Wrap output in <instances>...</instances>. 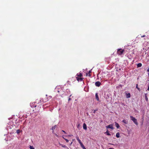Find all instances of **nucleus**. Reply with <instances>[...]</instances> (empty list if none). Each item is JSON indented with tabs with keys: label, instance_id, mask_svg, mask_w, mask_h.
Masks as SVG:
<instances>
[{
	"label": "nucleus",
	"instance_id": "obj_1",
	"mask_svg": "<svg viewBox=\"0 0 149 149\" xmlns=\"http://www.w3.org/2000/svg\"><path fill=\"white\" fill-rule=\"evenodd\" d=\"M124 52V50L122 49L121 48L118 49L117 51V54L119 55H121L123 54V52Z\"/></svg>",
	"mask_w": 149,
	"mask_h": 149
},
{
	"label": "nucleus",
	"instance_id": "obj_2",
	"mask_svg": "<svg viewBox=\"0 0 149 149\" xmlns=\"http://www.w3.org/2000/svg\"><path fill=\"white\" fill-rule=\"evenodd\" d=\"M130 118L131 120H132L136 125H138V123L137 121V120L135 118L132 116H130Z\"/></svg>",
	"mask_w": 149,
	"mask_h": 149
},
{
	"label": "nucleus",
	"instance_id": "obj_3",
	"mask_svg": "<svg viewBox=\"0 0 149 149\" xmlns=\"http://www.w3.org/2000/svg\"><path fill=\"white\" fill-rule=\"evenodd\" d=\"M106 127L107 129L110 128L112 130H113L114 129V128L113 127V125L112 124H110L109 125H108L107 126H106Z\"/></svg>",
	"mask_w": 149,
	"mask_h": 149
},
{
	"label": "nucleus",
	"instance_id": "obj_4",
	"mask_svg": "<svg viewBox=\"0 0 149 149\" xmlns=\"http://www.w3.org/2000/svg\"><path fill=\"white\" fill-rule=\"evenodd\" d=\"M101 84V83L99 81L96 82L95 83V85L97 87H99Z\"/></svg>",
	"mask_w": 149,
	"mask_h": 149
},
{
	"label": "nucleus",
	"instance_id": "obj_5",
	"mask_svg": "<svg viewBox=\"0 0 149 149\" xmlns=\"http://www.w3.org/2000/svg\"><path fill=\"white\" fill-rule=\"evenodd\" d=\"M95 98L97 100V101H99L100 99H99V96H98L97 93H95Z\"/></svg>",
	"mask_w": 149,
	"mask_h": 149
},
{
	"label": "nucleus",
	"instance_id": "obj_6",
	"mask_svg": "<svg viewBox=\"0 0 149 149\" xmlns=\"http://www.w3.org/2000/svg\"><path fill=\"white\" fill-rule=\"evenodd\" d=\"M83 129L85 130H86L87 129V126L85 123H84L83 124Z\"/></svg>",
	"mask_w": 149,
	"mask_h": 149
},
{
	"label": "nucleus",
	"instance_id": "obj_7",
	"mask_svg": "<svg viewBox=\"0 0 149 149\" xmlns=\"http://www.w3.org/2000/svg\"><path fill=\"white\" fill-rule=\"evenodd\" d=\"M76 79H77V81H82L83 80V78H79L78 77H76Z\"/></svg>",
	"mask_w": 149,
	"mask_h": 149
},
{
	"label": "nucleus",
	"instance_id": "obj_8",
	"mask_svg": "<svg viewBox=\"0 0 149 149\" xmlns=\"http://www.w3.org/2000/svg\"><path fill=\"white\" fill-rule=\"evenodd\" d=\"M125 94L126 95V97L127 98H130L131 97V95L130 93H125Z\"/></svg>",
	"mask_w": 149,
	"mask_h": 149
},
{
	"label": "nucleus",
	"instance_id": "obj_9",
	"mask_svg": "<svg viewBox=\"0 0 149 149\" xmlns=\"http://www.w3.org/2000/svg\"><path fill=\"white\" fill-rule=\"evenodd\" d=\"M76 76H77V77H81L83 76V75L81 73H80L79 74H77Z\"/></svg>",
	"mask_w": 149,
	"mask_h": 149
},
{
	"label": "nucleus",
	"instance_id": "obj_10",
	"mask_svg": "<svg viewBox=\"0 0 149 149\" xmlns=\"http://www.w3.org/2000/svg\"><path fill=\"white\" fill-rule=\"evenodd\" d=\"M122 122L123 123L125 124H127L128 123V122L127 120H126L124 119L122 121Z\"/></svg>",
	"mask_w": 149,
	"mask_h": 149
},
{
	"label": "nucleus",
	"instance_id": "obj_11",
	"mask_svg": "<svg viewBox=\"0 0 149 149\" xmlns=\"http://www.w3.org/2000/svg\"><path fill=\"white\" fill-rule=\"evenodd\" d=\"M59 145L60 146H61L62 147H63L65 148H67L68 149H69L67 147L63 145V144H59Z\"/></svg>",
	"mask_w": 149,
	"mask_h": 149
},
{
	"label": "nucleus",
	"instance_id": "obj_12",
	"mask_svg": "<svg viewBox=\"0 0 149 149\" xmlns=\"http://www.w3.org/2000/svg\"><path fill=\"white\" fill-rule=\"evenodd\" d=\"M115 125L117 128L118 129L120 127L119 124L118 123L116 122H115Z\"/></svg>",
	"mask_w": 149,
	"mask_h": 149
},
{
	"label": "nucleus",
	"instance_id": "obj_13",
	"mask_svg": "<svg viewBox=\"0 0 149 149\" xmlns=\"http://www.w3.org/2000/svg\"><path fill=\"white\" fill-rule=\"evenodd\" d=\"M111 95L110 94H107V96H106V98L107 100H108L110 96Z\"/></svg>",
	"mask_w": 149,
	"mask_h": 149
},
{
	"label": "nucleus",
	"instance_id": "obj_14",
	"mask_svg": "<svg viewBox=\"0 0 149 149\" xmlns=\"http://www.w3.org/2000/svg\"><path fill=\"white\" fill-rule=\"evenodd\" d=\"M76 139H77V140L80 143V144H81L82 143L81 141L80 140V139H79V138L78 137H77L76 138Z\"/></svg>",
	"mask_w": 149,
	"mask_h": 149
},
{
	"label": "nucleus",
	"instance_id": "obj_15",
	"mask_svg": "<svg viewBox=\"0 0 149 149\" xmlns=\"http://www.w3.org/2000/svg\"><path fill=\"white\" fill-rule=\"evenodd\" d=\"M105 134H106L108 136H110L111 135L109 133V132L108 131V130L107 131L105 132L104 133Z\"/></svg>",
	"mask_w": 149,
	"mask_h": 149
},
{
	"label": "nucleus",
	"instance_id": "obj_16",
	"mask_svg": "<svg viewBox=\"0 0 149 149\" xmlns=\"http://www.w3.org/2000/svg\"><path fill=\"white\" fill-rule=\"evenodd\" d=\"M116 137L118 138L120 137V133L119 132L117 133L116 134Z\"/></svg>",
	"mask_w": 149,
	"mask_h": 149
},
{
	"label": "nucleus",
	"instance_id": "obj_17",
	"mask_svg": "<svg viewBox=\"0 0 149 149\" xmlns=\"http://www.w3.org/2000/svg\"><path fill=\"white\" fill-rule=\"evenodd\" d=\"M142 64L141 63H139L137 64V68H140L141 67Z\"/></svg>",
	"mask_w": 149,
	"mask_h": 149
},
{
	"label": "nucleus",
	"instance_id": "obj_18",
	"mask_svg": "<svg viewBox=\"0 0 149 149\" xmlns=\"http://www.w3.org/2000/svg\"><path fill=\"white\" fill-rule=\"evenodd\" d=\"M21 132H22V131L19 129L16 131V133L17 134H19Z\"/></svg>",
	"mask_w": 149,
	"mask_h": 149
},
{
	"label": "nucleus",
	"instance_id": "obj_19",
	"mask_svg": "<svg viewBox=\"0 0 149 149\" xmlns=\"http://www.w3.org/2000/svg\"><path fill=\"white\" fill-rule=\"evenodd\" d=\"M136 88H137L138 90L139 91H140L141 89H140L138 87V84H137L136 85Z\"/></svg>",
	"mask_w": 149,
	"mask_h": 149
},
{
	"label": "nucleus",
	"instance_id": "obj_20",
	"mask_svg": "<svg viewBox=\"0 0 149 149\" xmlns=\"http://www.w3.org/2000/svg\"><path fill=\"white\" fill-rule=\"evenodd\" d=\"M81 145V147L83 149H86V148H85V147L84 146V145L82 143L81 144H80Z\"/></svg>",
	"mask_w": 149,
	"mask_h": 149
},
{
	"label": "nucleus",
	"instance_id": "obj_21",
	"mask_svg": "<svg viewBox=\"0 0 149 149\" xmlns=\"http://www.w3.org/2000/svg\"><path fill=\"white\" fill-rule=\"evenodd\" d=\"M91 70H89L88 72V74H89L88 76L90 77L91 76V74H90L91 73Z\"/></svg>",
	"mask_w": 149,
	"mask_h": 149
},
{
	"label": "nucleus",
	"instance_id": "obj_22",
	"mask_svg": "<svg viewBox=\"0 0 149 149\" xmlns=\"http://www.w3.org/2000/svg\"><path fill=\"white\" fill-rule=\"evenodd\" d=\"M58 88H57V87H56V88L55 89V92L57 91L58 93L59 92V91L58 90Z\"/></svg>",
	"mask_w": 149,
	"mask_h": 149
},
{
	"label": "nucleus",
	"instance_id": "obj_23",
	"mask_svg": "<svg viewBox=\"0 0 149 149\" xmlns=\"http://www.w3.org/2000/svg\"><path fill=\"white\" fill-rule=\"evenodd\" d=\"M56 125H54L53 127L52 128V130L54 131V130L55 129L56 127Z\"/></svg>",
	"mask_w": 149,
	"mask_h": 149
},
{
	"label": "nucleus",
	"instance_id": "obj_24",
	"mask_svg": "<svg viewBox=\"0 0 149 149\" xmlns=\"http://www.w3.org/2000/svg\"><path fill=\"white\" fill-rule=\"evenodd\" d=\"M80 127H81V125H80V124H78L77 126V128H78L79 129H80L79 128Z\"/></svg>",
	"mask_w": 149,
	"mask_h": 149
},
{
	"label": "nucleus",
	"instance_id": "obj_25",
	"mask_svg": "<svg viewBox=\"0 0 149 149\" xmlns=\"http://www.w3.org/2000/svg\"><path fill=\"white\" fill-rule=\"evenodd\" d=\"M29 148L30 149H35L34 148L33 146H30Z\"/></svg>",
	"mask_w": 149,
	"mask_h": 149
},
{
	"label": "nucleus",
	"instance_id": "obj_26",
	"mask_svg": "<svg viewBox=\"0 0 149 149\" xmlns=\"http://www.w3.org/2000/svg\"><path fill=\"white\" fill-rule=\"evenodd\" d=\"M66 92L68 93H70V91L69 89H67L66 90Z\"/></svg>",
	"mask_w": 149,
	"mask_h": 149
},
{
	"label": "nucleus",
	"instance_id": "obj_27",
	"mask_svg": "<svg viewBox=\"0 0 149 149\" xmlns=\"http://www.w3.org/2000/svg\"><path fill=\"white\" fill-rule=\"evenodd\" d=\"M97 109H95L93 110V113H95V112L97 111Z\"/></svg>",
	"mask_w": 149,
	"mask_h": 149
},
{
	"label": "nucleus",
	"instance_id": "obj_28",
	"mask_svg": "<svg viewBox=\"0 0 149 149\" xmlns=\"http://www.w3.org/2000/svg\"><path fill=\"white\" fill-rule=\"evenodd\" d=\"M145 100L146 101H148V98L147 97V96L145 97Z\"/></svg>",
	"mask_w": 149,
	"mask_h": 149
},
{
	"label": "nucleus",
	"instance_id": "obj_29",
	"mask_svg": "<svg viewBox=\"0 0 149 149\" xmlns=\"http://www.w3.org/2000/svg\"><path fill=\"white\" fill-rule=\"evenodd\" d=\"M64 139L65 140V141L67 143H68V142L69 140L68 139Z\"/></svg>",
	"mask_w": 149,
	"mask_h": 149
},
{
	"label": "nucleus",
	"instance_id": "obj_30",
	"mask_svg": "<svg viewBox=\"0 0 149 149\" xmlns=\"http://www.w3.org/2000/svg\"><path fill=\"white\" fill-rule=\"evenodd\" d=\"M11 126H9L8 127V130L9 129H11L12 128V127H11Z\"/></svg>",
	"mask_w": 149,
	"mask_h": 149
},
{
	"label": "nucleus",
	"instance_id": "obj_31",
	"mask_svg": "<svg viewBox=\"0 0 149 149\" xmlns=\"http://www.w3.org/2000/svg\"><path fill=\"white\" fill-rule=\"evenodd\" d=\"M62 132H64L65 134H66V132L64 130H62Z\"/></svg>",
	"mask_w": 149,
	"mask_h": 149
},
{
	"label": "nucleus",
	"instance_id": "obj_32",
	"mask_svg": "<svg viewBox=\"0 0 149 149\" xmlns=\"http://www.w3.org/2000/svg\"><path fill=\"white\" fill-rule=\"evenodd\" d=\"M147 91H149V83L148 84V88L147 89Z\"/></svg>",
	"mask_w": 149,
	"mask_h": 149
},
{
	"label": "nucleus",
	"instance_id": "obj_33",
	"mask_svg": "<svg viewBox=\"0 0 149 149\" xmlns=\"http://www.w3.org/2000/svg\"><path fill=\"white\" fill-rule=\"evenodd\" d=\"M147 93H145V97L147 96Z\"/></svg>",
	"mask_w": 149,
	"mask_h": 149
},
{
	"label": "nucleus",
	"instance_id": "obj_34",
	"mask_svg": "<svg viewBox=\"0 0 149 149\" xmlns=\"http://www.w3.org/2000/svg\"><path fill=\"white\" fill-rule=\"evenodd\" d=\"M118 86H119V87H122V85H121V84H120V85Z\"/></svg>",
	"mask_w": 149,
	"mask_h": 149
},
{
	"label": "nucleus",
	"instance_id": "obj_35",
	"mask_svg": "<svg viewBox=\"0 0 149 149\" xmlns=\"http://www.w3.org/2000/svg\"><path fill=\"white\" fill-rule=\"evenodd\" d=\"M147 71L148 72H149V67L148 68V69L147 70Z\"/></svg>",
	"mask_w": 149,
	"mask_h": 149
},
{
	"label": "nucleus",
	"instance_id": "obj_36",
	"mask_svg": "<svg viewBox=\"0 0 149 149\" xmlns=\"http://www.w3.org/2000/svg\"><path fill=\"white\" fill-rule=\"evenodd\" d=\"M71 100V98L70 97H69L68 100V101L70 100Z\"/></svg>",
	"mask_w": 149,
	"mask_h": 149
},
{
	"label": "nucleus",
	"instance_id": "obj_37",
	"mask_svg": "<svg viewBox=\"0 0 149 149\" xmlns=\"http://www.w3.org/2000/svg\"><path fill=\"white\" fill-rule=\"evenodd\" d=\"M145 36V35H143V36H141V37L143 38V37H144Z\"/></svg>",
	"mask_w": 149,
	"mask_h": 149
},
{
	"label": "nucleus",
	"instance_id": "obj_38",
	"mask_svg": "<svg viewBox=\"0 0 149 149\" xmlns=\"http://www.w3.org/2000/svg\"><path fill=\"white\" fill-rule=\"evenodd\" d=\"M108 149H114L113 148H108Z\"/></svg>",
	"mask_w": 149,
	"mask_h": 149
},
{
	"label": "nucleus",
	"instance_id": "obj_39",
	"mask_svg": "<svg viewBox=\"0 0 149 149\" xmlns=\"http://www.w3.org/2000/svg\"><path fill=\"white\" fill-rule=\"evenodd\" d=\"M118 70H119V71L120 70H121V68H119Z\"/></svg>",
	"mask_w": 149,
	"mask_h": 149
},
{
	"label": "nucleus",
	"instance_id": "obj_40",
	"mask_svg": "<svg viewBox=\"0 0 149 149\" xmlns=\"http://www.w3.org/2000/svg\"><path fill=\"white\" fill-rule=\"evenodd\" d=\"M116 71H117L118 72V71H119V70H118V69H117V70H116Z\"/></svg>",
	"mask_w": 149,
	"mask_h": 149
},
{
	"label": "nucleus",
	"instance_id": "obj_41",
	"mask_svg": "<svg viewBox=\"0 0 149 149\" xmlns=\"http://www.w3.org/2000/svg\"><path fill=\"white\" fill-rule=\"evenodd\" d=\"M72 96V95H70L69 96V97H70Z\"/></svg>",
	"mask_w": 149,
	"mask_h": 149
},
{
	"label": "nucleus",
	"instance_id": "obj_42",
	"mask_svg": "<svg viewBox=\"0 0 149 149\" xmlns=\"http://www.w3.org/2000/svg\"><path fill=\"white\" fill-rule=\"evenodd\" d=\"M86 114H87V115H88V113H86Z\"/></svg>",
	"mask_w": 149,
	"mask_h": 149
},
{
	"label": "nucleus",
	"instance_id": "obj_43",
	"mask_svg": "<svg viewBox=\"0 0 149 149\" xmlns=\"http://www.w3.org/2000/svg\"><path fill=\"white\" fill-rule=\"evenodd\" d=\"M49 97H50V98L52 97V96H49Z\"/></svg>",
	"mask_w": 149,
	"mask_h": 149
},
{
	"label": "nucleus",
	"instance_id": "obj_44",
	"mask_svg": "<svg viewBox=\"0 0 149 149\" xmlns=\"http://www.w3.org/2000/svg\"><path fill=\"white\" fill-rule=\"evenodd\" d=\"M139 79V77H138V78H137V79L138 80Z\"/></svg>",
	"mask_w": 149,
	"mask_h": 149
},
{
	"label": "nucleus",
	"instance_id": "obj_45",
	"mask_svg": "<svg viewBox=\"0 0 149 149\" xmlns=\"http://www.w3.org/2000/svg\"><path fill=\"white\" fill-rule=\"evenodd\" d=\"M72 135H69V136H72Z\"/></svg>",
	"mask_w": 149,
	"mask_h": 149
},
{
	"label": "nucleus",
	"instance_id": "obj_46",
	"mask_svg": "<svg viewBox=\"0 0 149 149\" xmlns=\"http://www.w3.org/2000/svg\"><path fill=\"white\" fill-rule=\"evenodd\" d=\"M63 139H65V138H64V137H63Z\"/></svg>",
	"mask_w": 149,
	"mask_h": 149
},
{
	"label": "nucleus",
	"instance_id": "obj_47",
	"mask_svg": "<svg viewBox=\"0 0 149 149\" xmlns=\"http://www.w3.org/2000/svg\"><path fill=\"white\" fill-rule=\"evenodd\" d=\"M72 142H71V143H70V145H71L72 144Z\"/></svg>",
	"mask_w": 149,
	"mask_h": 149
},
{
	"label": "nucleus",
	"instance_id": "obj_48",
	"mask_svg": "<svg viewBox=\"0 0 149 149\" xmlns=\"http://www.w3.org/2000/svg\"><path fill=\"white\" fill-rule=\"evenodd\" d=\"M109 144H111V145H113V144H111V143H110Z\"/></svg>",
	"mask_w": 149,
	"mask_h": 149
},
{
	"label": "nucleus",
	"instance_id": "obj_49",
	"mask_svg": "<svg viewBox=\"0 0 149 149\" xmlns=\"http://www.w3.org/2000/svg\"><path fill=\"white\" fill-rule=\"evenodd\" d=\"M46 96H47V95H46Z\"/></svg>",
	"mask_w": 149,
	"mask_h": 149
},
{
	"label": "nucleus",
	"instance_id": "obj_50",
	"mask_svg": "<svg viewBox=\"0 0 149 149\" xmlns=\"http://www.w3.org/2000/svg\"><path fill=\"white\" fill-rule=\"evenodd\" d=\"M36 107V106H34V107Z\"/></svg>",
	"mask_w": 149,
	"mask_h": 149
}]
</instances>
